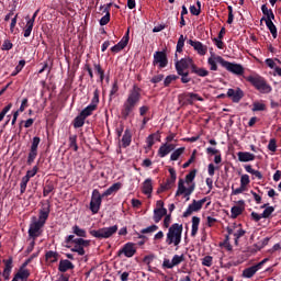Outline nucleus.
Masks as SVG:
<instances>
[{
    "instance_id": "f257e3e1",
    "label": "nucleus",
    "mask_w": 281,
    "mask_h": 281,
    "mask_svg": "<svg viewBox=\"0 0 281 281\" xmlns=\"http://www.w3.org/2000/svg\"><path fill=\"white\" fill-rule=\"evenodd\" d=\"M142 100V89L139 87L134 86L132 90L128 91L127 98L123 103L122 115L123 117H128L131 113L135 111V106L139 104Z\"/></svg>"
},
{
    "instance_id": "f03ea898",
    "label": "nucleus",
    "mask_w": 281,
    "mask_h": 281,
    "mask_svg": "<svg viewBox=\"0 0 281 281\" xmlns=\"http://www.w3.org/2000/svg\"><path fill=\"white\" fill-rule=\"evenodd\" d=\"M181 234H183V226L177 223L172 224L167 233V245H173L175 247H179V245L181 244Z\"/></svg>"
},
{
    "instance_id": "7ed1b4c3",
    "label": "nucleus",
    "mask_w": 281,
    "mask_h": 281,
    "mask_svg": "<svg viewBox=\"0 0 281 281\" xmlns=\"http://www.w3.org/2000/svg\"><path fill=\"white\" fill-rule=\"evenodd\" d=\"M246 80L250 82V85H252V87H255V89H257V91H259L260 93H271V91L273 90L271 86L267 83V80H265V78H262L261 76H249L246 78Z\"/></svg>"
},
{
    "instance_id": "20e7f679",
    "label": "nucleus",
    "mask_w": 281,
    "mask_h": 281,
    "mask_svg": "<svg viewBox=\"0 0 281 281\" xmlns=\"http://www.w3.org/2000/svg\"><path fill=\"white\" fill-rule=\"evenodd\" d=\"M74 235H69L66 238V243H74V247L71 248V251H75L78 254V256H85V247H89L91 245V240L83 239V238H75Z\"/></svg>"
},
{
    "instance_id": "39448f33",
    "label": "nucleus",
    "mask_w": 281,
    "mask_h": 281,
    "mask_svg": "<svg viewBox=\"0 0 281 281\" xmlns=\"http://www.w3.org/2000/svg\"><path fill=\"white\" fill-rule=\"evenodd\" d=\"M117 233V225L110 226V227H103L98 231H90L91 236L94 238H111L113 234Z\"/></svg>"
},
{
    "instance_id": "423d86ee",
    "label": "nucleus",
    "mask_w": 281,
    "mask_h": 281,
    "mask_svg": "<svg viewBox=\"0 0 281 281\" xmlns=\"http://www.w3.org/2000/svg\"><path fill=\"white\" fill-rule=\"evenodd\" d=\"M102 199L103 196L100 194V191H98V189H94L92 191V196L90 201V211L92 212V214H98V212H100Z\"/></svg>"
},
{
    "instance_id": "0eeeda50",
    "label": "nucleus",
    "mask_w": 281,
    "mask_h": 281,
    "mask_svg": "<svg viewBox=\"0 0 281 281\" xmlns=\"http://www.w3.org/2000/svg\"><path fill=\"white\" fill-rule=\"evenodd\" d=\"M192 65H194V61L190 57L182 58L180 60L176 61V71L177 74H186L187 69L192 70Z\"/></svg>"
},
{
    "instance_id": "6e6552de",
    "label": "nucleus",
    "mask_w": 281,
    "mask_h": 281,
    "mask_svg": "<svg viewBox=\"0 0 281 281\" xmlns=\"http://www.w3.org/2000/svg\"><path fill=\"white\" fill-rule=\"evenodd\" d=\"M205 201H207V199H202V200H193V202L188 206V209L186 210V212L183 213L184 218H188V216H192L193 212H199L203 205H205Z\"/></svg>"
},
{
    "instance_id": "1a4fd4ad",
    "label": "nucleus",
    "mask_w": 281,
    "mask_h": 281,
    "mask_svg": "<svg viewBox=\"0 0 281 281\" xmlns=\"http://www.w3.org/2000/svg\"><path fill=\"white\" fill-rule=\"evenodd\" d=\"M44 225L45 224L38 222L36 217H33V222L29 228V236L31 238H38V236H41V228H43Z\"/></svg>"
},
{
    "instance_id": "9d476101",
    "label": "nucleus",
    "mask_w": 281,
    "mask_h": 281,
    "mask_svg": "<svg viewBox=\"0 0 281 281\" xmlns=\"http://www.w3.org/2000/svg\"><path fill=\"white\" fill-rule=\"evenodd\" d=\"M224 69L229 71L231 74H235V76H243L245 74V68L240 64H234L225 60Z\"/></svg>"
},
{
    "instance_id": "9b49d317",
    "label": "nucleus",
    "mask_w": 281,
    "mask_h": 281,
    "mask_svg": "<svg viewBox=\"0 0 281 281\" xmlns=\"http://www.w3.org/2000/svg\"><path fill=\"white\" fill-rule=\"evenodd\" d=\"M268 259L261 260L259 263L251 266L243 271V278H254L260 269H262V266L267 262Z\"/></svg>"
},
{
    "instance_id": "f8f14e48",
    "label": "nucleus",
    "mask_w": 281,
    "mask_h": 281,
    "mask_svg": "<svg viewBox=\"0 0 281 281\" xmlns=\"http://www.w3.org/2000/svg\"><path fill=\"white\" fill-rule=\"evenodd\" d=\"M207 63L210 65L211 71H216L218 69V66L216 65H222V67H225V59H223L221 56L211 55V57L207 59Z\"/></svg>"
},
{
    "instance_id": "ddd939ff",
    "label": "nucleus",
    "mask_w": 281,
    "mask_h": 281,
    "mask_svg": "<svg viewBox=\"0 0 281 281\" xmlns=\"http://www.w3.org/2000/svg\"><path fill=\"white\" fill-rule=\"evenodd\" d=\"M154 65H159L160 69L168 66V57L164 52H156L154 54Z\"/></svg>"
},
{
    "instance_id": "4468645a",
    "label": "nucleus",
    "mask_w": 281,
    "mask_h": 281,
    "mask_svg": "<svg viewBox=\"0 0 281 281\" xmlns=\"http://www.w3.org/2000/svg\"><path fill=\"white\" fill-rule=\"evenodd\" d=\"M188 44L191 45V47H193V49L198 52L200 56H205V54H207V46L203 45V43L189 40Z\"/></svg>"
},
{
    "instance_id": "2eb2a0df",
    "label": "nucleus",
    "mask_w": 281,
    "mask_h": 281,
    "mask_svg": "<svg viewBox=\"0 0 281 281\" xmlns=\"http://www.w3.org/2000/svg\"><path fill=\"white\" fill-rule=\"evenodd\" d=\"M47 218H49V202L43 204L42 209L40 210V216L37 222L45 225Z\"/></svg>"
},
{
    "instance_id": "dca6fc26",
    "label": "nucleus",
    "mask_w": 281,
    "mask_h": 281,
    "mask_svg": "<svg viewBox=\"0 0 281 281\" xmlns=\"http://www.w3.org/2000/svg\"><path fill=\"white\" fill-rule=\"evenodd\" d=\"M36 16H38V10L34 12L32 19H29L26 22V26L24 30V37L27 38L32 34V30H34V22L36 21Z\"/></svg>"
},
{
    "instance_id": "f3484780",
    "label": "nucleus",
    "mask_w": 281,
    "mask_h": 281,
    "mask_svg": "<svg viewBox=\"0 0 281 281\" xmlns=\"http://www.w3.org/2000/svg\"><path fill=\"white\" fill-rule=\"evenodd\" d=\"M227 95L233 102H238L239 100H243L245 93L240 90V88H237L236 90L228 89Z\"/></svg>"
},
{
    "instance_id": "a211bd4d",
    "label": "nucleus",
    "mask_w": 281,
    "mask_h": 281,
    "mask_svg": "<svg viewBox=\"0 0 281 281\" xmlns=\"http://www.w3.org/2000/svg\"><path fill=\"white\" fill-rule=\"evenodd\" d=\"M170 179L167 180L165 184L161 186V190H170L172 186H175V181H177V171L175 168L169 169Z\"/></svg>"
},
{
    "instance_id": "6ab92c4d",
    "label": "nucleus",
    "mask_w": 281,
    "mask_h": 281,
    "mask_svg": "<svg viewBox=\"0 0 281 281\" xmlns=\"http://www.w3.org/2000/svg\"><path fill=\"white\" fill-rule=\"evenodd\" d=\"M181 98H182V100H184V102L187 104H194V102H196V100L199 102H203V98H201V97H199V94L192 93V92L182 94Z\"/></svg>"
},
{
    "instance_id": "aec40b11",
    "label": "nucleus",
    "mask_w": 281,
    "mask_h": 281,
    "mask_svg": "<svg viewBox=\"0 0 281 281\" xmlns=\"http://www.w3.org/2000/svg\"><path fill=\"white\" fill-rule=\"evenodd\" d=\"M137 250H135V246L131 243L126 244L119 254H124L126 258H133Z\"/></svg>"
},
{
    "instance_id": "412c9836",
    "label": "nucleus",
    "mask_w": 281,
    "mask_h": 281,
    "mask_svg": "<svg viewBox=\"0 0 281 281\" xmlns=\"http://www.w3.org/2000/svg\"><path fill=\"white\" fill-rule=\"evenodd\" d=\"M126 45H128V35H124L123 38L111 48V52L117 54L119 52H122Z\"/></svg>"
},
{
    "instance_id": "4be33fe9",
    "label": "nucleus",
    "mask_w": 281,
    "mask_h": 281,
    "mask_svg": "<svg viewBox=\"0 0 281 281\" xmlns=\"http://www.w3.org/2000/svg\"><path fill=\"white\" fill-rule=\"evenodd\" d=\"M4 263V270L2 272V276L4 278V280H10V273H12V258L9 259H4L3 260Z\"/></svg>"
},
{
    "instance_id": "5701e85b",
    "label": "nucleus",
    "mask_w": 281,
    "mask_h": 281,
    "mask_svg": "<svg viewBox=\"0 0 281 281\" xmlns=\"http://www.w3.org/2000/svg\"><path fill=\"white\" fill-rule=\"evenodd\" d=\"M237 157H238L239 161H241V162L254 161V159H256V155H254L249 151H239L237 154Z\"/></svg>"
},
{
    "instance_id": "b1692460",
    "label": "nucleus",
    "mask_w": 281,
    "mask_h": 281,
    "mask_svg": "<svg viewBox=\"0 0 281 281\" xmlns=\"http://www.w3.org/2000/svg\"><path fill=\"white\" fill-rule=\"evenodd\" d=\"M69 269H74V263L67 259L59 261L58 270L61 273H66V271H69Z\"/></svg>"
},
{
    "instance_id": "393cba45",
    "label": "nucleus",
    "mask_w": 281,
    "mask_h": 281,
    "mask_svg": "<svg viewBox=\"0 0 281 281\" xmlns=\"http://www.w3.org/2000/svg\"><path fill=\"white\" fill-rule=\"evenodd\" d=\"M172 150H175V145L165 144L159 148L158 153H159L160 157H166V155L172 153Z\"/></svg>"
},
{
    "instance_id": "a878e982",
    "label": "nucleus",
    "mask_w": 281,
    "mask_h": 281,
    "mask_svg": "<svg viewBox=\"0 0 281 281\" xmlns=\"http://www.w3.org/2000/svg\"><path fill=\"white\" fill-rule=\"evenodd\" d=\"M166 214H168V210H166V209H155L154 210V221H155V223H159V221H161V218H164V216H166Z\"/></svg>"
},
{
    "instance_id": "bb28decb",
    "label": "nucleus",
    "mask_w": 281,
    "mask_h": 281,
    "mask_svg": "<svg viewBox=\"0 0 281 281\" xmlns=\"http://www.w3.org/2000/svg\"><path fill=\"white\" fill-rule=\"evenodd\" d=\"M143 194H147V196H150L153 194V180L146 179L143 183Z\"/></svg>"
},
{
    "instance_id": "cd10ccee",
    "label": "nucleus",
    "mask_w": 281,
    "mask_h": 281,
    "mask_svg": "<svg viewBox=\"0 0 281 281\" xmlns=\"http://www.w3.org/2000/svg\"><path fill=\"white\" fill-rule=\"evenodd\" d=\"M261 11H262V14H265V16H266V18H262L261 21L276 19L273 11L271 9L267 8V4L261 5Z\"/></svg>"
},
{
    "instance_id": "c85d7f7f",
    "label": "nucleus",
    "mask_w": 281,
    "mask_h": 281,
    "mask_svg": "<svg viewBox=\"0 0 281 281\" xmlns=\"http://www.w3.org/2000/svg\"><path fill=\"white\" fill-rule=\"evenodd\" d=\"M192 74H196V76H200V78H205V76H210V71L205 68H199L196 65H192Z\"/></svg>"
},
{
    "instance_id": "c756f323",
    "label": "nucleus",
    "mask_w": 281,
    "mask_h": 281,
    "mask_svg": "<svg viewBox=\"0 0 281 281\" xmlns=\"http://www.w3.org/2000/svg\"><path fill=\"white\" fill-rule=\"evenodd\" d=\"M183 194H188V188H186V181L183 179H180L178 182V190L176 192V196H181Z\"/></svg>"
},
{
    "instance_id": "7c9ffc66",
    "label": "nucleus",
    "mask_w": 281,
    "mask_h": 281,
    "mask_svg": "<svg viewBox=\"0 0 281 281\" xmlns=\"http://www.w3.org/2000/svg\"><path fill=\"white\" fill-rule=\"evenodd\" d=\"M132 139H133V135L131 134V131L125 130L124 135L122 137L123 147L127 148V146H131Z\"/></svg>"
},
{
    "instance_id": "2f4dec72",
    "label": "nucleus",
    "mask_w": 281,
    "mask_h": 281,
    "mask_svg": "<svg viewBox=\"0 0 281 281\" xmlns=\"http://www.w3.org/2000/svg\"><path fill=\"white\" fill-rule=\"evenodd\" d=\"M120 188H122V184L120 182H116L114 184H112L108 190H105L101 196H111V194L113 192H117V190H120Z\"/></svg>"
},
{
    "instance_id": "473e14b6",
    "label": "nucleus",
    "mask_w": 281,
    "mask_h": 281,
    "mask_svg": "<svg viewBox=\"0 0 281 281\" xmlns=\"http://www.w3.org/2000/svg\"><path fill=\"white\" fill-rule=\"evenodd\" d=\"M270 34H272L273 38H278V29L276 24H273V20H265Z\"/></svg>"
},
{
    "instance_id": "72a5a7b5",
    "label": "nucleus",
    "mask_w": 281,
    "mask_h": 281,
    "mask_svg": "<svg viewBox=\"0 0 281 281\" xmlns=\"http://www.w3.org/2000/svg\"><path fill=\"white\" fill-rule=\"evenodd\" d=\"M15 278L18 280H22V281L27 280L30 278V270H27V269H20L18 271V273L15 274Z\"/></svg>"
},
{
    "instance_id": "f704fd0d",
    "label": "nucleus",
    "mask_w": 281,
    "mask_h": 281,
    "mask_svg": "<svg viewBox=\"0 0 281 281\" xmlns=\"http://www.w3.org/2000/svg\"><path fill=\"white\" fill-rule=\"evenodd\" d=\"M201 223V218L193 216L192 217V229H191V236H196V233L199 232V224Z\"/></svg>"
},
{
    "instance_id": "c9c22d12",
    "label": "nucleus",
    "mask_w": 281,
    "mask_h": 281,
    "mask_svg": "<svg viewBox=\"0 0 281 281\" xmlns=\"http://www.w3.org/2000/svg\"><path fill=\"white\" fill-rule=\"evenodd\" d=\"M95 104H89L86 109H83L80 113V115L85 119L89 117V115H91V113H93V111H95Z\"/></svg>"
},
{
    "instance_id": "e433bc0d",
    "label": "nucleus",
    "mask_w": 281,
    "mask_h": 281,
    "mask_svg": "<svg viewBox=\"0 0 281 281\" xmlns=\"http://www.w3.org/2000/svg\"><path fill=\"white\" fill-rule=\"evenodd\" d=\"M228 234H233L235 237V244L238 245V238H243L245 236V229L238 228L237 231H232L228 228Z\"/></svg>"
},
{
    "instance_id": "4c0bfd02",
    "label": "nucleus",
    "mask_w": 281,
    "mask_h": 281,
    "mask_svg": "<svg viewBox=\"0 0 281 281\" xmlns=\"http://www.w3.org/2000/svg\"><path fill=\"white\" fill-rule=\"evenodd\" d=\"M72 233L76 236H79V238H87V231H85L83 228H80V226L78 225L72 226Z\"/></svg>"
},
{
    "instance_id": "58836bf2",
    "label": "nucleus",
    "mask_w": 281,
    "mask_h": 281,
    "mask_svg": "<svg viewBox=\"0 0 281 281\" xmlns=\"http://www.w3.org/2000/svg\"><path fill=\"white\" fill-rule=\"evenodd\" d=\"M85 116H82V114H79L74 122V127L75 128H82V126H85Z\"/></svg>"
},
{
    "instance_id": "ea45409f",
    "label": "nucleus",
    "mask_w": 281,
    "mask_h": 281,
    "mask_svg": "<svg viewBox=\"0 0 281 281\" xmlns=\"http://www.w3.org/2000/svg\"><path fill=\"white\" fill-rule=\"evenodd\" d=\"M184 151H186V147H180V148L176 149L170 156L171 161H177L179 159V157L181 156V154Z\"/></svg>"
},
{
    "instance_id": "a19ab883",
    "label": "nucleus",
    "mask_w": 281,
    "mask_h": 281,
    "mask_svg": "<svg viewBox=\"0 0 281 281\" xmlns=\"http://www.w3.org/2000/svg\"><path fill=\"white\" fill-rule=\"evenodd\" d=\"M105 15L101 18L100 25H108L111 21V13H109V8L104 9Z\"/></svg>"
},
{
    "instance_id": "79ce46f5",
    "label": "nucleus",
    "mask_w": 281,
    "mask_h": 281,
    "mask_svg": "<svg viewBox=\"0 0 281 281\" xmlns=\"http://www.w3.org/2000/svg\"><path fill=\"white\" fill-rule=\"evenodd\" d=\"M196 5L190 7V12H191V14H193V16H199V14H201V2L198 1Z\"/></svg>"
},
{
    "instance_id": "37998d69",
    "label": "nucleus",
    "mask_w": 281,
    "mask_h": 281,
    "mask_svg": "<svg viewBox=\"0 0 281 281\" xmlns=\"http://www.w3.org/2000/svg\"><path fill=\"white\" fill-rule=\"evenodd\" d=\"M78 136L71 135L69 137V148H72L75 153L78 150V144H77Z\"/></svg>"
},
{
    "instance_id": "c03bdc74",
    "label": "nucleus",
    "mask_w": 281,
    "mask_h": 281,
    "mask_svg": "<svg viewBox=\"0 0 281 281\" xmlns=\"http://www.w3.org/2000/svg\"><path fill=\"white\" fill-rule=\"evenodd\" d=\"M38 156V149H30L27 164H34V159Z\"/></svg>"
},
{
    "instance_id": "a18cd8bd",
    "label": "nucleus",
    "mask_w": 281,
    "mask_h": 281,
    "mask_svg": "<svg viewBox=\"0 0 281 281\" xmlns=\"http://www.w3.org/2000/svg\"><path fill=\"white\" fill-rule=\"evenodd\" d=\"M231 214H232V218H237L238 216H240V214H243V207L233 206L231 209Z\"/></svg>"
},
{
    "instance_id": "49530a36",
    "label": "nucleus",
    "mask_w": 281,
    "mask_h": 281,
    "mask_svg": "<svg viewBox=\"0 0 281 281\" xmlns=\"http://www.w3.org/2000/svg\"><path fill=\"white\" fill-rule=\"evenodd\" d=\"M186 260V258L183 257V255H175L171 259V262L173 263V267H177V265H181V262H183Z\"/></svg>"
},
{
    "instance_id": "de8ad7c7",
    "label": "nucleus",
    "mask_w": 281,
    "mask_h": 281,
    "mask_svg": "<svg viewBox=\"0 0 281 281\" xmlns=\"http://www.w3.org/2000/svg\"><path fill=\"white\" fill-rule=\"evenodd\" d=\"M273 212H276V209L273 206H267L261 213L262 218H269V216H271Z\"/></svg>"
},
{
    "instance_id": "09e8293b",
    "label": "nucleus",
    "mask_w": 281,
    "mask_h": 281,
    "mask_svg": "<svg viewBox=\"0 0 281 281\" xmlns=\"http://www.w3.org/2000/svg\"><path fill=\"white\" fill-rule=\"evenodd\" d=\"M157 229H159V226H157V225H151V226H148V227H146V228H143V229L140 231V234H153V233L157 232Z\"/></svg>"
},
{
    "instance_id": "8fccbe9b",
    "label": "nucleus",
    "mask_w": 281,
    "mask_h": 281,
    "mask_svg": "<svg viewBox=\"0 0 281 281\" xmlns=\"http://www.w3.org/2000/svg\"><path fill=\"white\" fill-rule=\"evenodd\" d=\"M27 183H30V180L24 176L20 183V192L23 194L25 190L27 189Z\"/></svg>"
},
{
    "instance_id": "3c124183",
    "label": "nucleus",
    "mask_w": 281,
    "mask_h": 281,
    "mask_svg": "<svg viewBox=\"0 0 281 281\" xmlns=\"http://www.w3.org/2000/svg\"><path fill=\"white\" fill-rule=\"evenodd\" d=\"M46 260L49 262H56V260H58V254L54 251L46 252Z\"/></svg>"
},
{
    "instance_id": "603ef678",
    "label": "nucleus",
    "mask_w": 281,
    "mask_h": 281,
    "mask_svg": "<svg viewBox=\"0 0 281 281\" xmlns=\"http://www.w3.org/2000/svg\"><path fill=\"white\" fill-rule=\"evenodd\" d=\"M184 45H186V37H183V35H180L178 43H177V52H179V53L183 52Z\"/></svg>"
},
{
    "instance_id": "864d4df0",
    "label": "nucleus",
    "mask_w": 281,
    "mask_h": 281,
    "mask_svg": "<svg viewBox=\"0 0 281 281\" xmlns=\"http://www.w3.org/2000/svg\"><path fill=\"white\" fill-rule=\"evenodd\" d=\"M267 109V105H265V103H260V102H255L252 104V111H265Z\"/></svg>"
},
{
    "instance_id": "5fc2aeb1",
    "label": "nucleus",
    "mask_w": 281,
    "mask_h": 281,
    "mask_svg": "<svg viewBox=\"0 0 281 281\" xmlns=\"http://www.w3.org/2000/svg\"><path fill=\"white\" fill-rule=\"evenodd\" d=\"M52 192H54V184L48 183L44 187V191H43V195L47 196L49 194H52Z\"/></svg>"
},
{
    "instance_id": "6e6d98bb",
    "label": "nucleus",
    "mask_w": 281,
    "mask_h": 281,
    "mask_svg": "<svg viewBox=\"0 0 281 281\" xmlns=\"http://www.w3.org/2000/svg\"><path fill=\"white\" fill-rule=\"evenodd\" d=\"M12 109V103H9L3 110L0 112V122H3V117L8 114V112Z\"/></svg>"
},
{
    "instance_id": "4d7b16f0",
    "label": "nucleus",
    "mask_w": 281,
    "mask_h": 281,
    "mask_svg": "<svg viewBox=\"0 0 281 281\" xmlns=\"http://www.w3.org/2000/svg\"><path fill=\"white\" fill-rule=\"evenodd\" d=\"M218 166H214V164H209L207 166V172L210 177H214L216 170H218Z\"/></svg>"
},
{
    "instance_id": "13d9d810",
    "label": "nucleus",
    "mask_w": 281,
    "mask_h": 281,
    "mask_svg": "<svg viewBox=\"0 0 281 281\" xmlns=\"http://www.w3.org/2000/svg\"><path fill=\"white\" fill-rule=\"evenodd\" d=\"M38 144H41V137L38 136L33 137L31 149L38 150Z\"/></svg>"
},
{
    "instance_id": "bf43d9fd",
    "label": "nucleus",
    "mask_w": 281,
    "mask_h": 281,
    "mask_svg": "<svg viewBox=\"0 0 281 281\" xmlns=\"http://www.w3.org/2000/svg\"><path fill=\"white\" fill-rule=\"evenodd\" d=\"M36 172H38V167L35 166V167H33L32 170H29L24 177H26L27 180L30 181V179H32V177H36Z\"/></svg>"
},
{
    "instance_id": "052dcab7",
    "label": "nucleus",
    "mask_w": 281,
    "mask_h": 281,
    "mask_svg": "<svg viewBox=\"0 0 281 281\" xmlns=\"http://www.w3.org/2000/svg\"><path fill=\"white\" fill-rule=\"evenodd\" d=\"M212 262H213L212 256H205V257L202 259V265H203V267H211V266H212Z\"/></svg>"
},
{
    "instance_id": "680f3d73",
    "label": "nucleus",
    "mask_w": 281,
    "mask_h": 281,
    "mask_svg": "<svg viewBox=\"0 0 281 281\" xmlns=\"http://www.w3.org/2000/svg\"><path fill=\"white\" fill-rule=\"evenodd\" d=\"M189 75L190 72L178 74V76H181V82H183V85H188V82L192 80L191 78L188 77Z\"/></svg>"
},
{
    "instance_id": "e2e57ef3",
    "label": "nucleus",
    "mask_w": 281,
    "mask_h": 281,
    "mask_svg": "<svg viewBox=\"0 0 281 281\" xmlns=\"http://www.w3.org/2000/svg\"><path fill=\"white\" fill-rule=\"evenodd\" d=\"M13 45L12 42H10V40H4L3 44H2V49L4 52H10V49H12Z\"/></svg>"
},
{
    "instance_id": "0e129e2a",
    "label": "nucleus",
    "mask_w": 281,
    "mask_h": 281,
    "mask_svg": "<svg viewBox=\"0 0 281 281\" xmlns=\"http://www.w3.org/2000/svg\"><path fill=\"white\" fill-rule=\"evenodd\" d=\"M194 177H196V171H191L186 176V182L192 183L194 181Z\"/></svg>"
},
{
    "instance_id": "69168bd1",
    "label": "nucleus",
    "mask_w": 281,
    "mask_h": 281,
    "mask_svg": "<svg viewBox=\"0 0 281 281\" xmlns=\"http://www.w3.org/2000/svg\"><path fill=\"white\" fill-rule=\"evenodd\" d=\"M240 186H243L244 188H247V186H249V176L247 175L241 176Z\"/></svg>"
},
{
    "instance_id": "338daca9",
    "label": "nucleus",
    "mask_w": 281,
    "mask_h": 281,
    "mask_svg": "<svg viewBox=\"0 0 281 281\" xmlns=\"http://www.w3.org/2000/svg\"><path fill=\"white\" fill-rule=\"evenodd\" d=\"M245 190H246V187H243L241 184L237 189H234V187H232V194H234V195L243 194V192H245Z\"/></svg>"
},
{
    "instance_id": "774afa93",
    "label": "nucleus",
    "mask_w": 281,
    "mask_h": 281,
    "mask_svg": "<svg viewBox=\"0 0 281 281\" xmlns=\"http://www.w3.org/2000/svg\"><path fill=\"white\" fill-rule=\"evenodd\" d=\"M177 76L175 75H169L166 77L164 83H165V87H168V85H170L173 80H177Z\"/></svg>"
}]
</instances>
